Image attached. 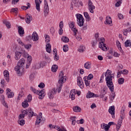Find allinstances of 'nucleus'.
I'll use <instances>...</instances> for the list:
<instances>
[{
  "label": "nucleus",
  "mask_w": 131,
  "mask_h": 131,
  "mask_svg": "<svg viewBox=\"0 0 131 131\" xmlns=\"http://www.w3.org/2000/svg\"><path fill=\"white\" fill-rule=\"evenodd\" d=\"M105 76V81L107 86L108 88L110 91L113 93L114 92V84H113V80L112 77L113 76L111 75V71L107 70L104 74Z\"/></svg>",
  "instance_id": "obj_1"
},
{
  "label": "nucleus",
  "mask_w": 131,
  "mask_h": 131,
  "mask_svg": "<svg viewBox=\"0 0 131 131\" xmlns=\"http://www.w3.org/2000/svg\"><path fill=\"white\" fill-rule=\"evenodd\" d=\"M24 64H25V59L24 58H21L18 62L17 66L15 67L14 70L18 75H21V74L22 73L21 71L24 69L23 68Z\"/></svg>",
  "instance_id": "obj_2"
},
{
  "label": "nucleus",
  "mask_w": 131,
  "mask_h": 131,
  "mask_svg": "<svg viewBox=\"0 0 131 131\" xmlns=\"http://www.w3.org/2000/svg\"><path fill=\"white\" fill-rule=\"evenodd\" d=\"M21 113L22 114H20L18 116L19 120L23 119L24 117H25V115H29V117H32V116H33V114H34V112H33V111H32L31 108H29L24 110L23 112H21Z\"/></svg>",
  "instance_id": "obj_3"
},
{
  "label": "nucleus",
  "mask_w": 131,
  "mask_h": 131,
  "mask_svg": "<svg viewBox=\"0 0 131 131\" xmlns=\"http://www.w3.org/2000/svg\"><path fill=\"white\" fill-rule=\"evenodd\" d=\"M30 90L33 92V93H34V94L39 96L38 98L39 100H42V99L45 98V96H46V90L45 89H42L41 91H37L35 88L31 86Z\"/></svg>",
  "instance_id": "obj_4"
},
{
  "label": "nucleus",
  "mask_w": 131,
  "mask_h": 131,
  "mask_svg": "<svg viewBox=\"0 0 131 131\" xmlns=\"http://www.w3.org/2000/svg\"><path fill=\"white\" fill-rule=\"evenodd\" d=\"M76 17L77 18V24L80 27L83 26L84 23V18L82 16V15L80 14H76Z\"/></svg>",
  "instance_id": "obj_5"
},
{
  "label": "nucleus",
  "mask_w": 131,
  "mask_h": 131,
  "mask_svg": "<svg viewBox=\"0 0 131 131\" xmlns=\"http://www.w3.org/2000/svg\"><path fill=\"white\" fill-rule=\"evenodd\" d=\"M42 113H39V116L37 117V119L35 122V124L38 125L41 121H45L46 118H42Z\"/></svg>",
  "instance_id": "obj_6"
},
{
  "label": "nucleus",
  "mask_w": 131,
  "mask_h": 131,
  "mask_svg": "<svg viewBox=\"0 0 131 131\" xmlns=\"http://www.w3.org/2000/svg\"><path fill=\"white\" fill-rule=\"evenodd\" d=\"M88 8L90 13L94 14V10H95V6L93 5V2L91 0L88 2Z\"/></svg>",
  "instance_id": "obj_7"
},
{
  "label": "nucleus",
  "mask_w": 131,
  "mask_h": 131,
  "mask_svg": "<svg viewBox=\"0 0 131 131\" xmlns=\"http://www.w3.org/2000/svg\"><path fill=\"white\" fill-rule=\"evenodd\" d=\"M108 112L111 114L112 118H115V106L114 105L110 107Z\"/></svg>",
  "instance_id": "obj_8"
},
{
  "label": "nucleus",
  "mask_w": 131,
  "mask_h": 131,
  "mask_svg": "<svg viewBox=\"0 0 131 131\" xmlns=\"http://www.w3.org/2000/svg\"><path fill=\"white\" fill-rule=\"evenodd\" d=\"M56 94V89L53 88L52 90H50L48 93V97L49 99H54V95Z\"/></svg>",
  "instance_id": "obj_9"
},
{
  "label": "nucleus",
  "mask_w": 131,
  "mask_h": 131,
  "mask_svg": "<svg viewBox=\"0 0 131 131\" xmlns=\"http://www.w3.org/2000/svg\"><path fill=\"white\" fill-rule=\"evenodd\" d=\"M99 48L101 49L103 51H108L109 48L106 47V44H104L103 42H100L99 43Z\"/></svg>",
  "instance_id": "obj_10"
},
{
  "label": "nucleus",
  "mask_w": 131,
  "mask_h": 131,
  "mask_svg": "<svg viewBox=\"0 0 131 131\" xmlns=\"http://www.w3.org/2000/svg\"><path fill=\"white\" fill-rule=\"evenodd\" d=\"M60 78L58 80V83H64V72L61 71L59 75Z\"/></svg>",
  "instance_id": "obj_11"
},
{
  "label": "nucleus",
  "mask_w": 131,
  "mask_h": 131,
  "mask_svg": "<svg viewBox=\"0 0 131 131\" xmlns=\"http://www.w3.org/2000/svg\"><path fill=\"white\" fill-rule=\"evenodd\" d=\"M35 4H36V9L38 12H40V4H41V0H35Z\"/></svg>",
  "instance_id": "obj_12"
},
{
  "label": "nucleus",
  "mask_w": 131,
  "mask_h": 131,
  "mask_svg": "<svg viewBox=\"0 0 131 131\" xmlns=\"http://www.w3.org/2000/svg\"><path fill=\"white\" fill-rule=\"evenodd\" d=\"M97 97L98 95L93 93L90 91L88 92V93L86 96V98H87V99H90L91 98H97Z\"/></svg>",
  "instance_id": "obj_13"
},
{
  "label": "nucleus",
  "mask_w": 131,
  "mask_h": 131,
  "mask_svg": "<svg viewBox=\"0 0 131 131\" xmlns=\"http://www.w3.org/2000/svg\"><path fill=\"white\" fill-rule=\"evenodd\" d=\"M6 94L8 98H13V97H14V93L12 92V90L9 88L7 89Z\"/></svg>",
  "instance_id": "obj_14"
},
{
  "label": "nucleus",
  "mask_w": 131,
  "mask_h": 131,
  "mask_svg": "<svg viewBox=\"0 0 131 131\" xmlns=\"http://www.w3.org/2000/svg\"><path fill=\"white\" fill-rule=\"evenodd\" d=\"M0 100L4 106L6 107V108H9V106H8V103H6V101L5 100V96L1 95L0 96Z\"/></svg>",
  "instance_id": "obj_15"
},
{
  "label": "nucleus",
  "mask_w": 131,
  "mask_h": 131,
  "mask_svg": "<svg viewBox=\"0 0 131 131\" xmlns=\"http://www.w3.org/2000/svg\"><path fill=\"white\" fill-rule=\"evenodd\" d=\"M3 74L4 75L5 78L8 82H9L10 81V76H9V71L6 70L4 71Z\"/></svg>",
  "instance_id": "obj_16"
},
{
  "label": "nucleus",
  "mask_w": 131,
  "mask_h": 131,
  "mask_svg": "<svg viewBox=\"0 0 131 131\" xmlns=\"http://www.w3.org/2000/svg\"><path fill=\"white\" fill-rule=\"evenodd\" d=\"M18 32L20 36H23L24 33H25V32L24 31V29L21 26L18 27Z\"/></svg>",
  "instance_id": "obj_17"
},
{
  "label": "nucleus",
  "mask_w": 131,
  "mask_h": 131,
  "mask_svg": "<svg viewBox=\"0 0 131 131\" xmlns=\"http://www.w3.org/2000/svg\"><path fill=\"white\" fill-rule=\"evenodd\" d=\"M32 39L33 41H37L38 40V35L36 32H34L32 35Z\"/></svg>",
  "instance_id": "obj_18"
},
{
  "label": "nucleus",
  "mask_w": 131,
  "mask_h": 131,
  "mask_svg": "<svg viewBox=\"0 0 131 131\" xmlns=\"http://www.w3.org/2000/svg\"><path fill=\"white\" fill-rule=\"evenodd\" d=\"M22 52L16 51L15 53L14 58L15 60H19L21 58Z\"/></svg>",
  "instance_id": "obj_19"
},
{
  "label": "nucleus",
  "mask_w": 131,
  "mask_h": 131,
  "mask_svg": "<svg viewBox=\"0 0 131 131\" xmlns=\"http://www.w3.org/2000/svg\"><path fill=\"white\" fill-rule=\"evenodd\" d=\"M125 48H128L129 50L131 51V41L130 40H127L124 42Z\"/></svg>",
  "instance_id": "obj_20"
},
{
  "label": "nucleus",
  "mask_w": 131,
  "mask_h": 131,
  "mask_svg": "<svg viewBox=\"0 0 131 131\" xmlns=\"http://www.w3.org/2000/svg\"><path fill=\"white\" fill-rule=\"evenodd\" d=\"M49 127L50 128H57V129H58V131H67L65 129H61V128H60V127H59V126H54L52 124H49Z\"/></svg>",
  "instance_id": "obj_21"
},
{
  "label": "nucleus",
  "mask_w": 131,
  "mask_h": 131,
  "mask_svg": "<svg viewBox=\"0 0 131 131\" xmlns=\"http://www.w3.org/2000/svg\"><path fill=\"white\" fill-rule=\"evenodd\" d=\"M27 16L26 22L27 24H30V23L32 21V16H31V15H28V14H27Z\"/></svg>",
  "instance_id": "obj_22"
},
{
  "label": "nucleus",
  "mask_w": 131,
  "mask_h": 131,
  "mask_svg": "<svg viewBox=\"0 0 131 131\" xmlns=\"http://www.w3.org/2000/svg\"><path fill=\"white\" fill-rule=\"evenodd\" d=\"M27 6H22L21 7V9H22V10H24V11H26V10H28V9H30L31 6L30 5V3H27Z\"/></svg>",
  "instance_id": "obj_23"
},
{
  "label": "nucleus",
  "mask_w": 131,
  "mask_h": 131,
  "mask_svg": "<svg viewBox=\"0 0 131 131\" xmlns=\"http://www.w3.org/2000/svg\"><path fill=\"white\" fill-rule=\"evenodd\" d=\"M46 51L47 53H51L52 52V46L50 43L46 45Z\"/></svg>",
  "instance_id": "obj_24"
},
{
  "label": "nucleus",
  "mask_w": 131,
  "mask_h": 131,
  "mask_svg": "<svg viewBox=\"0 0 131 131\" xmlns=\"http://www.w3.org/2000/svg\"><path fill=\"white\" fill-rule=\"evenodd\" d=\"M22 106L24 108H27L29 106L28 104V100L25 99V101L22 103Z\"/></svg>",
  "instance_id": "obj_25"
},
{
  "label": "nucleus",
  "mask_w": 131,
  "mask_h": 131,
  "mask_svg": "<svg viewBox=\"0 0 131 131\" xmlns=\"http://www.w3.org/2000/svg\"><path fill=\"white\" fill-rule=\"evenodd\" d=\"M38 64L39 66V68H43V67H45V66L47 65V61H42Z\"/></svg>",
  "instance_id": "obj_26"
},
{
  "label": "nucleus",
  "mask_w": 131,
  "mask_h": 131,
  "mask_svg": "<svg viewBox=\"0 0 131 131\" xmlns=\"http://www.w3.org/2000/svg\"><path fill=\"white\" fill-rule=\"evenodd\" d=\"M49 11L50 9L49 8V6H44V14L45 16H47L48 14H49Z\"/></svg>",
  "instance_id": "obj_27"
},
{
  "label": "nucleus",
  "mask_w": 131,
  "mask_h": 131,
  "mask_svg": "<svg viewBox=\"0 0 131 131\" xmlns=\"http://www.w3.org/2000/svg\"><path fill=\"white\" fill-rule=\"evenodd\" d=\"M105 24H108L110 25V24H112V19H111V17H106Z\"/></svg>",
  "instance_id": "obj_28"
},
{
  "label": "nucleus",
  "mask_w": 131,
  "mask_h": 131,
  "mask_svg": "<svg viewBox=\"0 0 131 131\" xmlns=\"http://www.w3.org/2000/svg\"><path fill=\"white\" fill-rule=\"evenodd\" d=\"M107 90H108V87L107 86H103V90L101 91V95H104L105 96V95L107 94V92H106Z\"/></svg>",
  "instance_id": "obj_29"
},
{
  "label": "nucleus",
  "mask_w": 131,
  "mask_h": 131,
  "mask_svg": "<svg viewBox=\"0 0 131 131\" xmlns=\"http://www.w3.org/2000/svg\"><path fill=\"white\" fill-rule=\"evenodd\" d=\"M73 109L74 112H80L81 111V108L78 106L73 107Z\"/></svg>",
  "instance_id": "obj_30"
},
{
  "label": "nucleus",
  "mask_w": 131,
  "mask_h": 131,
  "mask_svg": "<svg viewBox=\"0 0 131 131\" xmlns=\"http://www.w3.org/2000/svg\"><path fill=\"white\" fill-rule=\"evenodd\" d=\"M57 70L58 66H57V64H54L52 66L51 68V71H52V72H56Z\"/></svg>",
  "instance_id": "obj_31"
},
{
  "label": "nucleus",
  "mask_w": 131,
  "mask_h": 131,
  "mask_svg": "<svg viewBox=\"0 0 131 131\" xmlns=\"http://www.w3.org/2000/svg\"><path fill=\"white\" fill-rule=\"evenodd\" d=\"M84 51H85V47L83 46H81L79 49H78V52H79V53H83Z\"/></svg>",
  "instance_id": "obj_32"
},
{
  "label": "nucleus",
  "mask_w": 131,
  "mask_h": 131,
  "mask_svg": "<svg viewBox=\"0 0 131 131\" xmlns=\"http://www.w3.org/2000/svg\"><path fill=\"white\" fill-rule=\"evenodd\" d=\"M121 119H119L118 122V124L119 125V127H121V124L122 123V120L124 119V116L120 115Z\"/></svg>",
  "instance_id": "obj_33"
},
{
  "label": "nucleus",
  "mask_w": 131,
  "mask_h": 131,
  "mask_svg": "<svg viewBox=\"0 0 131 131\" xmlns=\"http://www.w3.org/2000/svg\"><path fill=\"white\" fill-rule=\"evenodd\" d=\"M131 27L129 28L128 29H124L123 34L125 36H127V32H131Z\"/></svg>",
  "instance_id": "obj_34"
},
{
  "label": "nucleus",
  "mask_w": 131,
  "mask_h": 131,
  "mask_svg": "<svg viewBox=\"0 0 131 131\" xmlns=\"http://www.w3.org/2000/svg\"><path fill=\"white\" fill-rule=\"evenodd\" d=\"M101 126L102 128L103 129H105V131H108L109 130V129H107L108 128V124L103 123V124H101Z\"/></svg>",
  "instance_id": "obj_35"
},
{
  "label": "nucleus",
  "mask_w": 131,
  "mask_h": 131,
  "mask_svg": "<svg viewBox=\"0 0 131 131\" xmlns=\"http://www.w3.org/2000/svg\"><path fill=\"white\" fill-rule=\"evenodd\" d=\"M91 62H86L84 64V67L86 69H91Z\"/></svg>",
  "instance_id": "obj_36"
},
{
  "label": "nucleus",
  "mask_w": 131,
  "mask_h": 131,
  "mask_svg": "<svg viewBox=\"0 0 131 131\" xmlns=\"http://www.w3.org/2000/svg\"><path fill=\"white\" fill-rule=\"evenodd\" d=\"M61 41H63V42H69V38L66 36H62Z\"/></svg>",
  "instance_id": "obj_37"
},
{
  "label": "nucleus",
  "mask_w": 131,
  "mask_h": 131,
  "mask_svg": "<svg viewBox=\"0 0 131 131\" xmlns=\"http://www.w3.org/2000/svg\"><path fill=\"white\" fill-rule=\"evenodd\" d=\"M84 16L85 18H86V21H90L91 20V17L89 15V13L88 12H84Z\"/></svg>",
  "instance_id": "obj_38"
},
{
  "label": "nucleus",
  "mask_w": 131,
  "mask_h": 131,
  "mask_svg": "<svg viewBox=\"0 0 131 131\" xmlns=\"http://www.w3.org/2000/svg\"><path fill=\"white\" fill-rule=\"evenodd\" d=\"M124 83V78H120L118 79V83L119 84H123Z\"/></svg>",
  "instance_id": "obj_39"
},
{
  "label": "nucleus",
  "mask_w": 131,
  "mask_h": 131,
  "mask_svg": "<svg viewBox=\"0 0 131 131\" xmlns=\"http://www.w3.org/2000/svg\"><path fill=\"white\" fill-rule=\"evenodd\" d=\"M4 24H5L7 28H10L11 27V23H10L7 20H4L3 21Z\"/></svg>",
  "instance_id": "obj_40"
},
{
  "label": "nucleus",
  "mask_w": 131,
  "mask_h": 131,
  "mask_svg": "<svg viewBox=\"0 0 131 131\" xmlns=\"http://www.w3.org/2000/svg\"><path fill=\"white\" fill-rule=\"evenodd\" d=\"M23 96H24V92H23V91H21L18 94L17 100H20Z\"/></svg>",
  "instance_id": "obj_41"
},
{
  "label": "nucleus",
  "mask_w": 131,
  "mask_h": 131,
  "mask_svg": "<svg viewBox=\"0 0 131 131\" xmlns=\"http://www.w3.org/2000/svg\"><path fill=\"white\" fill-rule=\"evenodd\" d=\"M63 83H58L59 85L57 90L58 93H60L61 92V90H62V86H63Z\"/></svg>",
  "instance_id": "obj_42"
},
{
  "label": "nucleus",
  "mask_w": 131,
  "mask_h": 131,
  "mask_svg": "<svg viewBox=\"0 0 131 131\" xmlns=\"http://www.w3.org/2000/svg\"><path fill=\"white\" fill-rule=\"evenodd\" d=\"M18 123L20 124L21 126H23L25 124V120L21 119L18 120Z\"/></svg>",
  "instance_id": "obj_43"
},
{
  "label": "nucleus",
  "mask_w": 131,
  "mask_h": 131,
  "mask_svg": "<svg viewBox=\"0 0 131 131\" xmlns=\"http://www.w3.org/2000/svg\"><path fill=\"white\" fill-rule=\"evenodd\" d=\"M116 45L117 47L118 48L119 50L121 51V50H122V48H121V44L120 43V42L119 41L117 40L116 41Z\"/></svg>",
  "instance_id": "obj_44"
},
{
  "label": "nucleus",
  "mask_w": 131,
  "mask_h": 131,
  "mask_svg": "<svg viewBox=\"0 0 131 131\" xmlns=\"http://www.w3.org/2000/svg\"><path fill=\"white\" fill-rule=\"evenodd\" d=\"M45 41L46 42H50V41H51V38H50V36L48 35L45 36Z\"/></svg>",
  "instance_id": "obj_45"
},
{
  "label": "nucleus",
  "mask_w": 131,
  "mask_h": 131,
  "mask_svg": "<svg viewBox=\"0 0 131 131\" xmlns=\"http://www.w3.org/2000/svg\"><path fill=\"white\" fill-rule=\"evenodd\" d=\"M21 53L24 58H28V53H27L25 51H23L21 52Z\"/></svg>",
  "instance_id": "obj_46"
},
{
  "label": "nucleus",
  "mask_w": 131,
  "mask_h": 131,
  "mask_svg": "<svg viewBox=\"0 0 131 131\" xmlns=\"http://www.w3.org/2000/svg\"><path fill=\"white\" fill-rule=\"evenodd\" d=\"M11 13H15V14H17L18 13V8H12L11 10Z\"/></svg>",
  "instance_id": "obj_47"
},
{
  "label": "nucleus",
  "mask_w": 131,
  "mask_h": 131,
  "mask_svg": "<svg viewBox=\"0 0 131 131\" xmlns=\"http://www.w3.org/2000/svg\"><path fill=\"white\" fill-rule=\"evenodd\" d=\"M93 78H94V75H93V74H90L87 77V79L88 80H92Z\"/></svg>",
  "instance_id": "obj_48"
},
{
  "label": "nucleus",
  "mask_w": 131,
  "mask_h": 131,
  "mask_svg": "<svg viewBox=\"0 0 131 131\" xmlns=\"http://www.w3.org/2000/svg\"><path fill=\"white\" fill-rule=\"evenodd\" d=\"M75 2L74 3L75 7H79V0H74Z\"/></svg>",
  "instance_id": "obj_49"
},
{
  "label": "nucleus",
  "mask_w": 131,
  "mask_h": 131,
  "mask_svg": "<svg viewBox=\"0 0 131 131\" xmlns=\"http://www.w3.org/2000/svg\"><path fill=\"white\" fill-rule=\"evenodd\" d=\"M77 81L78 85H79V83L83 82L82 81V78H81V77H78L77 79Z\"/></svg>",
  "instance_id": "obj_50"
},
{
  "label": "nucleus",
  "mask_w": 131,
  "mask_h": 131,
  "mask_svg": "<svg viewBox=\"0 0 131 131\" xmlns=\"http://www.w3.org/2000/svg\"><path fill=\"white\" fill-rule=\"evenodd\" d=\"M63 52H68V45H66L63 46Z\"/></svg>",
  "instance_id": "obj_51"
},
{
  "label": "nucleus",
  "mask_w": 131,
  "mask_h": 131,
  "mask_svg": "<svg viewBox=\"0 0 131 131\" xmlns=\"http://www.w3.org/2000/svg\"><path fill=\"white\" fill-rule=\"evenodd\" d=\"M122 0H119L115 4L116 7H119L121 5Z\"/></svg>",
  "instance_id": "obj_52"
},
{
  "label": "nucleus",
  "mask_w": 131,
  "mask_h": 131,
  "mask_svg": "<svg viewBox=\"0 0 131 131\" xmlns=\"http://www.w3.org/2000/svg\"><path fill=\"white\" fill-rule=\"evenodd\" d=\"M115 96H116L115 93H112V95H111V97H110V100H111V101H113V100L115 99Z\"/></svg>",
  "instance_id": "obj_53"
},
{
  "label": "nucleus",
  "mask_w": 131,
  "mask_h": 131,
  "mask_svg": "<svg viewBox=\"0 0 131 131\" xmlns=\"http://www.w3.org/2000/svg\"><path fill=\"white\" fill-rule=\"evenodd\" d=\"M27 99L28 100V102H31V101H32V95L29 94L28 96Z\"/></svg>",
  "instance_id": "obj_54"
},
{
  "label": "nucleus",
  "mask_w": 131,
  "mask_h": 131,
  "mask_svg": "<svg viewBox=\"0 0 131 131\" xmlns=\"http://www.w3.org/2000/svg\"><path fill=\"white\" fill-rule=\"evenodd\" d=\"M45 60L47 61L48 63H51V58L49 56H45Z\"/></svg>",
  "instance_id": "obj_55"
},
{
  "label": "nucleus",
  "mask_w": 131,
  "mask_h": 131,
  "mask_svg": "<svg viewBox=\"0 0 131 131\" xmlns=\"http://www.w3.org/2000/svg\"><path fill=\"white\" fill-rule=\"evenodd\" d=\"M70 98H71V99L72 100H75V94L70 93Z\"/></svg>",
  "instance_id": "obj_56"
},
{
  "label": "nucleus",
  "mask_w": 131,
  "mask_h": 131,
  "mask_svg": "<svg viewBox=\"0 0 131 131\" xmlns=\"http://www.w3.org/2000/svg\"><path fill=\"white\" fill-rule=\"evenodd\" d=\"M55 28H54V27H51L50 29V33H51V34H52V35H54V33H55Z\"/></svg>",
  "instance_id": "obj_57"
},
{
  "label": "nucleus",
  "mask_w": 131,
  "mask_h": 131,
  "mask_svg": "<svg viewBox=\"0 0 131 131\" xmlns=\"http://www.w3.org/2000/svg\"><path fill=\"white\" fill-rule=\"evenodd\" d=\"M28 59V63H31V61H32V57L31 56H28L27 57Z\"/></svg>",
  "instance_id": "obj_58"
},
{
  "label": "nucleus",
  "mask_w": 131,
  "mask_h": 131,
  "mask_svg": "<svg viewBox=\"0 0 131 131\" xmlns=\"http://www.w3.org/2000/svg\"><path fill=\"white\" fill-rule=\"evenodd\" d=\"M80 89H83L84 84H83V82H81L79 83V85H78Z\"/></svg>",
  "instance_id": "obj_59"
},
{
  "label": "nucleus",
  "mask_w": 131,
  "mask_h": 131,
  "mask_svg": "<svg viewBox=\"0 0 131 131\" xmlns=\"http://www.w3.org/2000/svg\"><path fill=\"white\" fill-rule=\"evenodd\" d=\"M97 42H98V40H94L92 41V47L94 48L97 45Z\"/></svg>",
  "instance_id": "obj_60"
},
{
  "label": "nucleus",
  "mask_w": 131,
  "mask_h": 131,
  "mask_svg": "<svg viewBox=\"0 0 131 131\" xmlns=\"http://www.w3.org/2000/svg\"><path fill=\"white\" fill-rule=\"evenodd\" d=\"M74 24H75L74 22L71 21L70 23V24H69V26H70V28H71V29L74 28Z\"/></svg>",
  "instance_id": "obj_61"
},
{
  "label": "nucleus",
  "mask_w": 131,
  "mask_h": 131,
  "mask_svg": "<svg viewBox=\"0 0 131 131\" xmlns=\"http://www.w3.org/2000/svg\"><path fill=\"white\" fill-rule=\"evenodd\" d=\"M38 86V88H40L41 89H43V88H45V83H43V82H41Z\"/></svg>",
  "instance_id": "obj_62"
},
{
  "label": "nucleus",
  "mask_w": 131,
  "mask_h": 131,
  "mask_svg": "<svg viewBox=\"0 0 131 131\" xmlns=\"http://www.w3.org/2000/svg\"><path fill=\"white\" fill-rule=\"evenodd\" d=\"M122 74H127L128 73V71L126 70H124L123 71H121Z\"/></svg>",
  "instance_id": "obj_63"
},
{
  "label": "nucleus",
  "mask_w": 131,
  "mask_h": 131,
  "mask_svg": "<svg viewBox=\"0 0 131 131\" xmlns=\"http://www.w3.org/2000/svg\"><path fill=\"white\" fill-rule=\"evenodd\" d=\"M72 30L73 31L74 33V35H76V32H77L78 30L75 28H72Z\"/></svg>",
  "instance_id": "obj_64"
}]
</instances>
